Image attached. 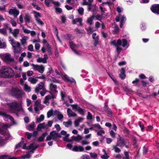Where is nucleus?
Segmentation results:
<instances>
[{
	"mask_svg": "<svg viewBox=\"0 0 159 159\" xmlns=\"http://www.w3.org/2000/svg\"><path fill=\"white\" fill-rule=\"evenodd\" d=\"M47 128V125L45 123L43 122L42 123L39 124L37 127V130L40 131L41 129Z\"/></svg>",
	"mask_w": 159,
	"mask_h": 159,
	"instance_id": "cd10ccee",
	"label": "nucleus"
},
{
	"mask_svg": "<svg viewBox=\"0 0 159 159\" xmlns=\"http://www.w3.org/2000/svg\"><path fill=\"white\" fill-rule=\"evenodd\" d=\"M10 22L13 26L15 27L16 25V23L13 19H11L10 20Z\"/></svg>",
	"mask_w": 159,
	"mask_h": 159,
	"instance_id": "338daca9",
	"label": "nucleus"
},
{
	"mask_svg": "<svg viewBox=\"0 0 159 159\" xmlns=\"http://www.w3.org/2000/svg\"><path fill=\"white\" fill-rule=\"evenodd\" d=\"M87 118L88 120H92V116L90 113L89 112H88V115L87 116Z\"/></svg>",
	"mask_w": 159,
	"mask_h": 159,
	"instance_id": "69168bd1",
	"label": "nucleus"
},
{
	"mask_svg": "<svg viewBox=\"0 0 159 159\" xmlns=\"http://www.w3.org/2000/svg\"><path fill=\"white\" fill-rule=\"evenodd\" d=\"M95 16L94 15H92L88 18L87 20V22L90 25L93 24V21Z\"/></svg>",
	"mask_w": 159,
	"mask_h": 159,
	"instance_id": "72a5a7b5",
	"label": "nucleus"
},
{
	"mask_svg": "<svg viewBox=\"0 0 159 159\" xmlns=\"http://www.w3.org/2000/svg\"><path fill=\"white\" fill-rule=\"evenodd\" d=\"M61 134L62 135L65 136V137L63 138V139L64 141H70L68 139V137L69 136V134H67L66 131L64 130H62L61 132Z\"/></svg>",
	"mask_w": 159,
	"mask_h": 159,
	"instance_id": "5701e85b",
	"label": "nucleus"
},
{
	"mask_svg": "<svg viewBox=\"0 0 159 159\" xmlns=\"http://www.w3.org/2000/svg\"><path fill=\"white\" fill-rule=\"evenodd\" d=\"M6 42L2 39H0V48L5 49L6 48Z\"/></svg>",
	"mask_w": 159,
	"mask_h": 159,
	"instance_id": "c756f323",
	"label": "nucleus"
},
{
	"mask_svg": "<svg viewBox=\"0 0 159 159\" xmlns=\"http://www.w3.org/2000/svg\"><path fill=\"white\" fill-rule=\"evenodd\" d=\"M82 139V137L80 135H78L77 136H72V140L77 142H80Z\"/></svg>",
	"mask_w": 159,
	"mask_h": 159,
	"instance_id": "bb28decb",
	"label": "nucleus"
},
{
	"mask_svg": "<svg viewBox=\"0 0 159 159\" xmlns=\"http://www.w3.org/2000/svg\"><path fill=\"white\" fill-rule=\"evenodd\" d=\"M28 49L30 51H33L34 50V47L32 45L30 44L28 47Z\"/></svg>",
	"mask_w": 159,
	"mask_h": 159,
	"instance_id": "0e129e2a",
	"label": "nucleus"
},
{
	"mask_svg": "<svg viewBox=\"0 0 159 159\" xmlns=\"http://www.w3.org/2000/svg\"><path fill=\"white\" fill-rule=\"evenodd\" d=\"M111 44L115 46L116 48V50L119 54L122 50V49L120 46L121 45L124 48H127L129 46V44L127 40L125 39H123L122 40L119 39L117 41L114 40L111 41Z\"/></svg>",
	"mask_w": 159,
	"mask_h": 159,
	"instance_id": "f257e3e1",
	"label": "nucleus"
},
{
	"mask_svg": "<svg viewBox=\"0 0 159 159\" xmlns=\"http://www.w3.org/2000/svg\"><path fill=\"white\" fill-rule=\"evenodd\" d=\"M102 151L104 152V154L101 156V158L103 159H107L109 157L107 155L106 153V151L104 149H103Z\"/></svg>",
	"mask_w": 159,
	"mask_h": 159,
	"instance_id": "a18cd8bd",
	"label": "nucleus"
},
{
	"mask_svg": "<svg viewBox=\"0 0 159 159\" xmlns=\"http://www.w3.org/2000/svg\"><path fill=\"white\" fill-rule=\"evenodd\" d=\"M11 29L10 28V31L12 34L13 36L15 38H17V36L19 34L20 32V30L18 29H16L13 30V31L11 32Z\"/></svg>",
	"mask_w": 159,
	"mask_h": 159,
	"instance_id": "b1692460",
	"label": "nucleus"
},
{
	"mask_svg": "<svg viewBox=\"0 0 159 159\" xmlns=\"http://www.w3.org/2000/svg\"><path fill=\"white\" fill-rule=\"evenodd\" d=\"M120 76L122 79H124L125 77V70L123 68H121L120 70Z\"/></svg>",
	"mask_w": 159,
	"mask_h": 159,
	"instance_id": "c9c22d12",
	"label": "nucleus"
},
{
	"mask_svg": "<svg viewBox=\"0 0 159 159\" xmlns=\"http://www.w3.org/2000/svg\"><path fill=\"white\" fill-rule=\"evenodd\" d=\"M84 118L81 117H80L76 119L74 122L75 126L76 127H78L79 126L80 123L82 122Z\"/></svg>",
	"mask_w": 159,
	"mask_h": 159,
	"instance_id": "7c9ffc66",
	"label": "nucleus"
},
{
	"mask_svg": "<svg viewBox=\"0 0 159 159\" xmlns=\"http://www.w3.org/2000/svg\"><path fill=\"white\" fill-rule=\"evenodd\" d=\"M36 77V78L30 77L29 78L28 80L31 84H35L38 81Z\"/></svg>",
	"mask_w": 159,
	"mask_h": 159,
	"instance_id": "4c0bfd02",
	"label": "nucleus"
},
{
	"mask_svg": "<svg viewBox=\"0 0 159 159\" xmlns=\"http://www.w3.org/2000/svg\"><path fill=\"white\" fill-rule=\"evenodd\" d=\"M23 139H22L20 143H18L17 145H16V148H18L20 147L22 145V144H23Z\"/></svg>",
	"mask_w": 159,
	"mask_h": 159,
	"instance_id": "bf43d9fd",
	"label": "nucleus"
},
{
	"mask_svg": "<svg viewBox=\"0 0 159 159\" xmlns=\"http://www.w3.org/2000/svg\"><path fill=\"white\" fill-rule=\"evenodd\" d=\"M0 57L4 61L6 62H11L14 61V59L12 58L10 54L6 53L0 54Z\"/></svg>",
	"mask_w": 159,
	"mask_h": 159,
	"instance_id": "423d86ee",
	"label": "nucleus"
},
{
	"mask_svg": "<svg viewBox=\"0 0 159 159\" xmlns=\"http://www.w3.org/2000/svg\"><path fill=\"white\" fill-rule=\"evenodd\" d=\"M0 33L4 35H6L7 34L6 29V28L0 29Z\"/></svg>",
	"mask_w": 159,
	"mask_h": 159,
	"instance_id": "4d7b16f0",
	"label": "nucleus"
},
{
	"mask_svg": "<svg viewBox=\"0 0 159 159\" xmlns=\"http://www.w3.org/2000/svg\"><path fill=\"white\" fill-rule=\"evenodd\" d=\"M93 127L95 129L96 131L102 129L100 125L98 124L93 125Z\"/></svg>",
	"mask_w": 159,
	"mask_h": 159,
	"instance_id": "de8ad7c7",
	"label": "nucleus"
},
{
	"mask_svg": "<svg viewBox=\"0 0 159 159\" xmlns=\"http://www.w3.org/2000/svg\"><path fill=\"white\" fill-rule=\"evenodd\" d=\"M52 0H45L44 2L45 5L48 7L49 6L50 3H52Z\"/></svg>",
	"mask_w": 159,
	"mask_h": 159,
	"instance_id": "13d9d810",
	"label": "nucleus"
},
{
	"mask_svg": "<svg viewBox=\"0 0 159 159\" xmlns=\"http://www.w3.org/2000/svg\"><path fill=\"white\" fill-rule=\"evenodd\" d=\"M19 89L18 88H13L11 90V94L12 95L14 96V93H16L17 91L19 90Z\"/></svg>",
	"mask_w": 159,
	"mask_h": 159,
	"instance_id": "37998d69",
	"label": "nucleus"
},
{
	"mask_svg": "<svg viewBox=\"0 0 159 159\" xmlns=\"http://www.w3.org/2000/svg\"><path fill=\"white\" fill-rule=\"evenodd\" d=\"M33 13L34 14V16L35 20L37 19H39V17H41V14L35 11H33Z\"/></svg>",
	"mask_w": 159,
	"mask_h": 159,
	"instance_id": "09e8293b",
	"label": "nucleus"
},
{
	"mask_svg": "<svg viewBox=\"0 0 159 159\" xmlns=\"http://www.w3.org/2000/svg\"><path fill=\"white\" fill-rule=\"evenodd\" d=\"M78 11L79 14L83 15L84 13V9L83 7H80L78 10Z\"/></svg>",
	"mask_w": 159,
	"mask_h": 159,
	"instance_id": "603ef678",
	"label": "nucleus"
},
{
	"mask_svg": "<svg viewBox=\"0 0 159 159\" xmlns=\"http://www.w3.org/2000/svg\"><path fill=\"white\" fill-rule=\"evenodd\" d=\"M24 90L27 92H30L31 91V88L27 84H24Z\"/></svg>",
	"mask_w": 159,
	"mask_h": 159,
	"instance_id": "c03bdc74",
	"label": "nucleus"
},
{
	"mask_svg": "<svg viewBox=\"0 0 159 159\" xmlns=\"http://www.w3.org/2000/svg\"><path fill=\"white\" fill-rule=\"evenodd\" d=\"M55 111H53L52 110H51L47 112V117L49 118L52 115H54V113Z\"/></svg>",
	"mask_w": 159,
	"mask_h": 159,
	"instance_id": "8fccbe9b",
	"label": "nucleus"
},
{
	"mask_svg": "<svg viewBox=\"0 0 159 159\" xmlns=\"http://www.w3.org/2000/svg\"><path fill=\"white\" fill-rule=\"evenodd\" d=\"M29 39V37L27 36H24L22 37L20 39V43L22 45H25L26 44L27 41Z\"/></svg>",
	"mask_w": 159,
	"mask_h": 159,
	"instance_id": "c85d7f7f",
	"label": "nucleus"
},
{
	"mask_svg": "<svg viewBox=\"0 0 159 159\" xmlns=\"http://www.w3.org/2000/svg\"><path fill=\"white\" fill-rule=\"evenodd\" d=\"M23 93L22 90L19 89V90L17 91L16 93H14V96L17 98H20L23 94Z\"/></svg>",
	"mask_w": 159,
	"mask_h": 159,
	"instance_id": "473e14b6",
	"label": "nucleus"
},
{
	"mask_svg": "<svg viewBox=\"0 0 159 159\" xmlns=\"http://www.w3.org/2000/svg\"><path fill=\"white\" fill-rule=\"evenodd\" d=\"M37 23L41 25H43L44 23L39 18L35 20Z\"/></svg>",
	"mask_w": 159,
	"mask_h": 159,
	"instance_id": "680f3d73",
	"label": "nucleus"
},
{
	"mask_svg": "<svg viewBox=\"0 0 159 159\" xmlns=\"http://www.w3.org/2000/svg\"><path fill=\"white\" fill-rule=\"evenodd\" d=\"M0 116H2L6 118H9L11 121L12 125L16 124V123L14 121L13 118L12 117L7 115L6 113L2 111H0Z\"/></svg>",
	"mask_w": 159,
	"mask_h": 159,
	"instance_id": "2eb2a0df",
	"label": "nucleus"
},
{
	"mask_svg": "<svg viewBox=\"0 0 159 159\" xmlns=\"http://www.w3.org/2000/svg\"><path fill=\"white\" fill-rule=\"evenodd\" d=\"M49 89L50 90L53 92L57 93L58 91L57 90V86L52 83H50L49 85Z\"/></svg>",
	"mask_w": 159,
	"mask_h": 159,
	"instance_id": "4be33fe9",
	"label": "nucleus"
},
{
	"mask_svg": "<svg viewBox=\"0 0 159 159\" xmlns=\"http://www.w3.org/2000/svg\"><path fill=\"white\" fill-rule=\"evenodd\" d=\"M22 29L23 30V32L25 34H30V31L26 28L24 26H22Z\"/></svg>",
	"mask_w": 159,
	"mask_h": 159,
	"instance_id": "6e6d98bb",
	"label": "nucleus"
},
{
	"mask_svg": "<svg viewBox=\"0 0 159 159\" xmlns=\"http://www.w3.org/2000/svg\"><path fill=\"white\" fill-rule=\"evenodd\" d=\"M34 123L32 122L30 124H28L26 126V128L29 130H33L34 127Z\"/></svg>",
	"mask_w": 159,
	"mask_h": 159,
	"instance_id": "f704fd0d",
	"label": "nucleus"
},
{
	"mask_svg": "<svg viewBox=\"0 0 159 159\" xmlns=\"http://www.w3.org/2000/svg\"><path fill=\"white\" fill-rule=\"evenodd\" d=\"M81 114L84 115L85 111L84 110L80 107L77 111Z\"/></svg>",
	"mask_w": 159,
	"mask_h": 159,
	"instance_id": "052dcab7",
	"label": "nucleus"
},
{
	"mask_svg": "<svg viewBox=\"0 0 159 159\" xmlns=\"http://www.w3.org/2000/svg\"><path fill=\"white\" fill-rule=\"evenodd\" d=\"M8 12L9 14L13 15L16 17H17L19 14V10L15 8L10 9Z\"/></svg>",
	"mask_w": 159,
	"mask_h": 159,
	"instance_id": "f3484780",
	"label": "nucleus"
},
{
	"mask_svg": "<svg viewBox=\"0 0 159 159\" xmlns=\"http://www.w3.org/2000/svg\"><path fill=\"white\" fill-rule=\"evenodd\" d=\"M63 124L66 127H69L72 125V122L71 120H69L67 121L64 122H63Z\"/></svg>",
	"mask_w": 159,
	"mask_h": 159,
	"instance_id": "e433bc0d",
	"label": "nucleus"
},
{
	"mask_svg": "<svg viewBox=\"0 0 159 159\" xmlns=\"http://www.w3.org/2000/svg\"><path fill=\"white\" fill-rule=\"evenodd\" d=\"M85 30L87 31L89 34H90L94 31L93 29L91 27H89L88 28H86Z\"/></svg>",
	"mask_w": 159,
	"mask_h": 159,
	"instance_id": "5fc2aeb1",
	"label": "nucleus"
},
{
	"mask_svg": "<svg viewBox=\"0 0 159 159\" xmlns=\"http://www.w3.org/2000/svg\"><path fill=\"white\" fill-rule=\"evenodd\" d=\"M148 151V148L147 147L144 146L143 147V154H146Z\"/></svg>",
	"mask_w": 159,
	"mask_h": 159,
	"instance_id": "e2e57ef3",
	"label": "nucleus"
},
{
	"mask_svg": "<svg viewBox=\"0 0 159 159\" xmlns=\"http://www.w3.org/2000/svg\"><path fill=\"white\" fill-rule=\"evenodd\" d=\"M72 150L73 151L76 152H81L84 150V148L82 146L75 145L73 147Z\"/></svg>",
	"mask_w": 159,
	"mask_h": 159,
	"instance_id": "a211bd4d",
	"label": "nucleus"
},
{
	"mask_svg": "<svg viewBox=\"0 0 159 159\" xmlns=\"http://www.w3.org/2000/svg\"><path fill=\"white\" fill-rule=\"evenodd\" d=\"M32 153L31 152H30V151L26 154L23 155L20 157H12L9 158V159H28L31 157V154Z\"/></svg>",
	"mask_w": 159,
	"mask_h": 159,
	"instance_id": "4468645a",
	"label": "nucleus"
},
{
	"mask_svg": "<svg viewBox=\"0 0 159 159\" xmlns=\"http://www.w3.org/2000/svg\"><path fill=\"white\" fill-rule=\"evenodd\" d=\"M71 106L72 108V109L75 111H77L78 109L80 107L77 104H75L71 105Z\"/></svg>",
	"mask_w": 159,
	"mask_h": 159,
	"instance_id": "3c124183",
	"label": "nucleus"
},
{
	"mask_svg": "<svg viewBox=\"0 0 159 159\" xmlns=\"http://www.w3.org/2000/svg\"><path fill=\"white\" fill-rule=\"evenodd\" d=\"M37 61L39 63L42 62L43 63H46L47 62V61H46L45 58L41 57L38 58L37 60Z\"/></svg>",
	"mask_w": 159,
	"mask_h": 159,
	"instance_id": "a19ab883",
	"label": "nucleus"
},
{
	"mask_svg": "<svg viewBox=\"0 0 159 159\" xmlns=\"http://www.w3.org/2000/svg\"><path fill=\"white\" fill-rule=\"evenodd\" d=\"M60 137L61 135L60 134L56 133L54 131H53L51 132L49 135L47 137L46 140L48 141L50 140L51 139L56 140Z\"/></svg>",
	"mask_w": 159,
	"mask_h": 159,
	"instance_id": "0eeeda50",
	"label": "nucleus"
},
{
	"mask_svg": "<svg viewBox=\"0 0 159 159\" xmlns=\"http://www.w3.org/2000/svg\"><path fill=\"white\" fill-rule=\"evenodd\" d=\"M38 146L36 144L32 143L29 146L26 147V143H25L22 146V148L23 149H31L30 152L33 153L34 150L38 148Z\"/></svg>",
	"mask_w": 159,
	"mask_h": 159,
	"instance_id": "6e6552de",
	"label": "nucleus"
},
{
	"mask_svg": "<svg viewBox=\"0 0 159 159\" xmlns=\"http://www.w3.org/2000/svg\"><path fill=\"white\" fill-rule=\"evenodd\" d=\"M47 134V133L46 132L43 133L42 135L38 139V141L39 142L43 141L45 137Z\"/></svg>",
	"mask_w": 159,
	"mask_h": 159,
	"instance_id": "58836bf2",
	"label": "nucleus"
},
{
	"mask_svg": "<svg viewBox=\"0 0 159 159\" xmlns=\"http://www.w3.org/2000/svg\"><path fill=\"white\" fill-rule=\"evenodd\" d=\"M121 15L119 14V16H117L116 18V20L117 22H118L120 20V27H122L125 21L126 20V18L125 16H123L122 17Z\"/></svg>",
	"mask_w": 159,
	"mask_h": 159,
	"instance_id": "ddd939ff",
	"label": "nucleus"
},
{
	"mask_svg": "<svg viewBox=\"0 0 159 159\" xmlns=\"http://www.w3.org/2000/svg\"><path fill=\"white\" fill-rule=\"evenodd\" d=\"M125 142L124 139L119 135L117 138L116 145L119 147H122L124 145H125Z\"/></svg>",
	"mask_w": 159,
	"mask_h": 159,
	"instance_id": "9b49d317",
	"label": "nucleus"
},
{
	"mask_svg": "<svg viewBox=\"0 0 159 159\" xmlns=\"http://www.w3.org/2000/svg\"><path fill=\"white\" fill-rule=\"evenodd\" d=\"M31 65L33 67L34 70H35L38 71L41 73H43V72L44 67L43 65H34L33 64H31Z\"/></svg>",
	"mask_w": 159,
	"mask_h": 159,
	"instance_id": "9d476101",
	"label": "nucleus"
},
{
	"mask_svg": "<svg viewBox=\"0 0 159 159\" xmlns=\"http://www.w3.org/2000/svg\"><path fill=\"white\" fill-rule=\"evenodd\" d=\"M54 98L53 96H51L50 95H47V96L45 98L43 102V103L46 105H49V100L51 99V98Z\"/></svg>",
	"mask_w": 159,
	"mask_h": 159,
	"instance_id": "412c9836",
	"label": "nucleus"
},
{
	"mask_svg": "<svg viewBox=\"0 0 159 159\" xmlns=\"http://www.w3.org/2000/svg\"><path fill=\"white\" fill-rule=\"evenodd\" d=\"M9 41L12 47L13 52L15 54L21 53V49L20 43L16 42L11 37H9Z\"/></svg>",
	"mask_w": 159,
	"mask_h": 159,
	"instance_id": "20e7f679",
	"label": "nucleus"
},
{
	"mask_svg": "<svg viewBox=\"0 0 159 159\" xmlns=\"http://www.w3.org/2000/svg\"><path fill=\"white\" fill-rule=\"evenodd\" d=\"M89 157L87 155H83L81 157V159H89Z\"/></svg>",
	"mask_w": 159,
	"mask_h": 159,
	"instance_id": "774afa93",
	"label": "nucleus"
},
{
	"mask_svg": "<svg viewBox=\"0 0 159 159\" xmlns=\"http://www.w3.org/2000/svg\"><path fill=\"white\" fill-rule=\"evenodd\" d=\"M54 116H57L58 119L60 120L63 117V115L58 111H55L54 113Z\"/></svg>",
	"mask_w": 159,
	"mask_h": 159,
	"instance_id": "393cba45",
	"label": "nucleus"
},
{
	"mask_svg": "<svg viewBox=\"0 0 159 159\" xmlns=\"http://www.w3.org/2000/svg\"><path fill=\"white\" fill-rule=\"evenodd\" d=\"M89 154L91 157L92 158L96 159L97 158V154L95 153L90 152Z\"/></svg>",
	"mask_w": 159,
	"mask_h": 159,
	"instance_id": "864d4df0",
	"label": "nucleus"
},
{
	"mask_svg": "<svg viewBox=\"0 0 159 159\" xmlns=\"http://www.w3.org/2000/svg\"><path fill=\"white\" fill-rule=\"evenodd\" d=\"M64 77L67 81L76 83V81L74 79L72 78H70L67 75L64 74Z\"/></svg>",
	"mask_w": 159,
	"mask_h": 159,
	"instance_id": "2f4dec72",
	"label": "nucleus"
},
{
	"mask_svg": "<svg viewBox=\"0 0 159 159\" xmlns=\"http://www.w3.org/2000/svg\"><path fill=\"white\" fill-rule=\"evenodd\" d=\"M152 11L155 14H159V4H154L151 7Z\"/></svg>",
	"mask_w": 159,
	"mask_h": 159,
	"instance_id": "dca6fc26",
	"label": "nucleus"
},
{
	"mask_svg": "<svg viewBox=\"0 0 159 159\" xmlns=\"http://www.w3.org/2000/svg\"><path fill=\"white\" fill-rule=\"evenodd\" d=\"M118 146L116 144L113 146V148L114 150V151L116 153H119L121 151L120 149L118 147Z\"/></svg>",
	"mask_w": 159,
	"mask_h": 159,
	"instance_id": "49530a36",
	"label": "nucleus"
},
{
	"mask_svg": "<svg viewBox=\"0 0 159 159\" xmlns=\"http://www.w3.org/2000/svg\"><path fill=\"white\" fill-rule=\"evenodd\" d=\"M44 83L43 82H40L36 86L35 89V92L36 93L40 92L41 90H43L45 89Z\"/></svg>",
	"mask_w": 159,
	"mask_h": 159,
	"instance_id": "f8f14e48",
	"label": "nucleus"
},
{
	"mask_svg": "<svg viewBox=\"0 0 159 159\" xmlns=\"http://www.w3.org/2000/svg\"><path fill=\"white\" fill-rule=\"evenodd\" d=\"M44 116L43 115H41L39 117H36V122L39 123L44 120Z\"/></svg>",
	"mask_w": 159,
	"mask_h": 159,
	"instance_id": "ea45409f",
	"label": "nucleus"
},
{
	"mask_svg": "<svg viewBox=\"0 0 159 159\" xmlns=\"http://www.w3.org/2000/svg\"><path fill=\"white\" fill-rule=\"evenodd\" d=\"M30 19L31 17L28 14H26L25 15V20L26 22L28 23H30Z\"/></svg>",
	"mask_w": 159,
	"mask_h": 159,
	"instance_id": "79ce46f5",
	"label": "nucleus"
},
{
	"mask_svg": "<svg viewBox=\"0 0 159 159\" xmlns=\"http://www.w3.org/2000/svg\"><path fill=\"white\" fill-rule=\"evenodd\" d=\"M14 75V72L10 67H4L0 70V76L8 78Z\"/></svg>",
	"mask_w": 159,
	"mask_h": 159,
	"instance_id": "f03ea898",
	"label": "nucleus"
},
{
	"mask_svg": "<svg viewBox=\"0 0 159 159\" xmlns=\"http://www.w3.org/2000/svg\"><path fill=\"white\" fill-rule=\"evenodd\" d=\"M0 133L4 135L2 137L0 136V144L5 143L6 140L12 139V137L7 130H6L4 132L0 128Z\"/></svg>",
	"mask_w": 159,
	"mask_h": 159,
	"instance_id": "39448f33",
	"label": "nucleus"
},
{
	"mask_svg": "<svg viewBox=\"0 0 159 159\" xmlns=\"http://www.w3.org/2000/svg\"><path fill=\"white\" fill-rule=\"evenodd\" d=\"M16 69L17 70V71L16 72V73L15 75L16 78H19L20 77L21 73L22 72L21 69L19 67H16Z\"/></svg>",
	"mask_w": 159,
	"mask_h": 159,
	"instance_id": "a878e982",
	"label": "nucleus"
},
{
	"mask_svg": "<svg viewBox=\"0 0 159 159\" xmlns=\"http://www.w3.org/2000/svg\"><path fill=\"white\" fill-rule=\"evenodd\" d=\"M61 95L62 100L63 101L64 103H65L67 106H69V103L66 102L68 100L71 103L73 102V100L70 96H68L66 98L65 97V94L62 92H61Z\"/></svg>",
	"mask_w": 159,
	"mask_h": 159,
	"instance_id": "1a4fd4ad",
	"label": "nucleus"
},
{
	"mask_svg": "<svg viewBox=\"0 0 159 159\" xmlns=\"http://www.w3.org/2000/svg\"><path fill=\"white\" fill-rule=\"evenodd\" d=\"M7 105L9 107L10 111L12 113H16L22 109L20 102L17 103L16 101L8 103Z\"/></svg>",
	"mask_w": 159,
	"mask_h": 159,
	"instance_id": "7ed1b4c3",
	"label": "nucleus"
},
{
	"mask_svg": "<svg viewBox=\"0 0 159 159\" xmlns=\"http://www.w3.org/2000/svg\"><path fill=\"white\" fill-rule=\"evenodd\" d=\"M70 45L71 48L75 54L78 55H80L81 54L80 52H79L75 49V48L77 47V46L75 44H74L73 42H70Z\"/></svg>",
	"mask_w": 159,
	"mask_h": 159,
	"instance_id": "6ab92c4d",
	"label": "nucleus"
},
{
	"mask_svg": "<svg viewBox=\"0 0 159 159\" xmlns=\"http://www.w3.org/2000/svg\"><path fill=\"white\" fill-rule=\"evenodd\" d=\"M67 113L69 117H75L77 116V114L73 112L70 109L68 108L67 109Z\"/></svg>",
	"mask_w": 159,
	"mask_h": 159,
	"instance_id": "aec40b11",
	"label": "nucleus"
}]
</instances>
